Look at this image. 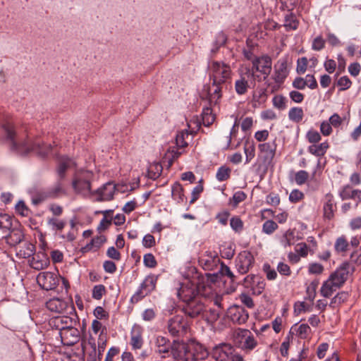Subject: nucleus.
Wrapping results in <instances>:
<instances>
[{
	"instance_id": "obj_24",
	"label": "nucleus",
	"mask_w": 361,
	"mask_h": 361,
	"mask_svg": "<svg viewBox=\"0 0 361 361\" xmlns=\"http://www.w3.org/2000/svg\"><path fill=\"white\" fill-rule=\"evenodd\" d=\"M130 345L135 350L140 349L143 345L142 329L140 326L134 327L131 332Z\"/></svg>"
},
{
	"instance_id": "obj_16",
	"label": "nucleus",
	"mask_w": 361,
	"mask_h": 361,
	"mask_svg": "<svg viewBox=\"0 0 361 361\" xmlns=\"http://www.w3.org/2000/svg\"><path fill=\"white\" fill-rule=\"evenodd\" d=\"M275 71L274 79L277 84L283 83L288 75V59L286 57L280 59L274 66Z\"/></svg>"
},
{
	"instance_id": "obj_7",
	"label": "nucleus",
	"mask_w": 361,
	"mask_h": 361,
	"mask_svg": "<svg viewBox=\"0 0 361 361\" xmlns=\"http://www.w3.org/2000/svg\"><path fill=\"white\" fill-rule=\"evenodd\" d=\"M92 173L90 171H84L76 173L72 181V186L76 192H81L85 190L91 194V179Z\"/></svg>"
},
{
	"instance_id": "obj_46",
	"label": "nucleus",
	"mask_w": 361,
	"mask_h": 361,
	"mask_svg": "<svg viewBox=\"0 0 361 361\" xmlns=\"http://www.w3.org/2000/svg\"><path fill=\"white\" fill-rule=\"evenodd\" d=\"M309 178V173L304 170L298 171L295 175V181L298 185H303Z\"/></svg>"
},
{
	"instance_id": "obj_51",
	"label": "nucleus",
	"mask_w": 361,
	"mask_h": 361,
	"mask_svg": "<svg viewBox=\"0 0 361 361\" xmlns=\"http://www.w3.org/2000/svg\"><path fill=\"white\" fill-rule=\"evenodd\" d=\"M180 152H179L178 150H174V149H172V150H170L169 149L166 152V154H165V157L164 159H168V166L170 167L172 166L173 161L177 159L179 156L180 155Z\"/></svg>"
},
{
	"instance_id": "obj_5",
	"label": "nucleus",
	"mask_w": 361,
	"mask_h": 361,
	"mask_svg": "<svg viewBox=\"0 0 361 361\" xmlns=\"http://www.w3.org/2000/svg\"><path fill=\"white\" fill-rule=\"evenodd\" d=\"M182 311L186 316L192 319L198 317L202 318L205 311V305L202 301V297L196 298V299L185 303L182 307Z\"/></svg>"
},
{
	"instance_id": "obj_2",
	"label": "nucleus",
	"mask_w": 361,
	"mask_h": 361,
	"mask_svg": "<svg viewBox=\"0 0 361 361\" xmlns=\"http://www.w3.org/2000/svg\"><path fill=\"white\" fill-rule=\"evenodd\" d=\"M155 344L158 348V353L168 354L171 351L175 359L181 357L183 354H186L188 350V345L185 343L173 341V343H171L169 338L162 336L157 337Z\"/></svg>"
},
{
	"instance_id": "obj_43",
	"label": "nucleus",
	"mask_w": 361,
	"mask_h": 361,
	"mask_svg": "<svg viewBox=\"0 0 361 361\" xmlns=\"http://www.w3.org/2000/svg\"><path fill=\"white\" fill-rule=\"evenodd\" d=\"M230 226L233 231L240 233L243 229V222L239 216H233L230 220Z\"/></svg>"
},
{
	"instance_id": "obj_54",
	"label": "nucleus",
	"mask_w": 361,
	"mask_h": 361,
	"mask_svg": "<svg viewBox=\"0 0 361 361\" xmlns=\"http://www.w3.org/2000/svg\"><path fill=\"white\" fill-rule=\"evenodd\" d=\"M226 41L227 36L223 32H220L219 33H218L214 42L216 49H212V51L216 52L219 47L224 46L226 44Z\"/></svg>"
},
{
	"instance_id": "obj_42",
	"label": "nucleus",
	"mask_w": 361,
	"mask_h": 361,
	"mask_svg": "<svg viewBox=\"0 0 361 361\" xmlns=\"http://www.w3.org/2000/svg\"><path fill=\"white\" fill-rule=\"evenodd\" d=\"M348 245V242L345 238L340 237L336 240L334 247L336 252H343L347 250Z\"/></svg>"
},
{
	"instance_id": "obj_44",
	"label": "nucleus",
	"mask_w": 361,
	"mask_h": 361,
	"mask_svg": "<svg viewBox=\"0 0 361 361\" xmlns=\"http://www.w3.org/2000/svg\"><path fill=\"white\" fill-rule=\"evenodd\" d=\"M277 228V224L272 220L266 221L262 226L263 232L269 235L273 233Z\"/></svg>"
},
{
	"instance_id": "obj_13",
	"label": "nucleus",
	"mask_w": 361,
	"mask_h": 361,
	"mask_svg": "<svg viewBox=\"0 0 361 361\" xmlns=\"http://www.w3.org/2000/svg\"><path fill=\"white\" fill-rule=\"evenodd\" d=\"M73 323H76V320L68 316L54 317L49 320V326L52 329L59 330V334L66 328L71 327Z\"/></svg>"
},
{
	"instance_id": "obj_29",
	"label": "nucleus",
	"mask_w": 361,
	"mask_h": 361,
	"mask_svg": "<svg viewBox=\"0 0 361 361\" xmlns=\"http://www.w3.org/2000/svg\"><path fill=\"white\" fill-rule=\"evenodd\" d=\"M341 286H336L334 283V281L329 279L325 281L321 288L320 292L322 296L324 298H329L337 288H340Z\"/></svg>"
},
{
	"instance_id": "obj_40",
	"label": "nucleus",
	"mask_w": 361,
	"mask_h": 361,
	"mask_svg": "<svg viewBox=\"0 0 361 361\" xmlns=\"http://www.w3.org/2000/svg\"><path fill=\"white\" fill-rule=\"evenodd\" d=\"M212 110L209 107H207L203 109V112L202 114V119L203 124L206 126L211 125L215 119L214 115L212 114Z\"/></svg>"
},
{
	"instance_id": "obj_37",
	"label": "nucleus",
	"mask_w": 361,
	"mask_h": 361,
	"mask_svg": "<svg viewBox=\"0 0 361 361\" xmlns=\"http://www.w3.org/2000/svg\"><path fill=\"white\" fill-rule=\"evenodd\" d=\"M231 169L226 166H221L216 173V177L219 181H224L228 180L231 176Z\"/></svg>"
},
{
	"instance_id": "obj_30",
	"label": "nucleus",
	"mask_w": 361,
	"mask_h": 361,
	"mask_svg": "<svg viewBox=\"0 0 361 361\" xmlns=\"http://www.w3.org/2000/svg\"><path fill=\"white\" fill-rule=\"evenodd\" d=\"M171 192L173 199L177 200L178 202H183L186 200L184 195L183 188L178 182H176L173 185Z\"/></svg>"
},
{
	"instance_id": "obj_1",
	"label": "nucleus",
	"mask_w": 361,
	"mask_h": 361,
	"mask_svg": "<svg viewBox=\"0 0 361 361\" xmlns=\"http://www.w3.org/2000/svg\"><path fill=\"white\" fill-rule=\"evenodd\" d=\"M2 128L5 142L11 151L18 154L26 156L30 152H35L37 156L45 158L52 149L51 145L30 140L25 130H17L10 122L3 124Z\"/></svg>"
},
{
	"instance_id": "obj_53",
	"label": "nucleus",
	"mask_w": 361,
	"mask_h": 361,
	"mask_svg": "<svg viewBox=\"0 0 361 361\" xmlns=\"http://www.w3.org/2000/svg\"><path fill=\"white\" fill-rule=\"evenodd\" d=\"M254 286H255V288L257 290V294L259 295L265 288L266 282L262 276L255 274Z\"/></svg>"
},
{
	"instance_id": "obj_35",
	"label": "nucleus",
	"mask_w": 361,
	"mask_h": 361,
	"mask_svg": "<svg viewBox=\"0 0 361 361\" xmlns=\"http://www.w3.org/2000/svg\"><path fill=\"white\" fill-rule=\"evenodd\" d=\"M13 227V218L7 214H0V228L11 230Z\"/></svg>"
},
{
	"instance_id": "obj_63",
	"label": "nucleus",
	"mask_w": 361,
	"mask_h": 361,
	"mask_svg": "<svg viewBox=\"0 0 361 361\" xmlns=\"http://www.w3.org/2000/svg\"><path fill=\"white\" fill-rule=\"evenodd\" d=\"M263 270L266 273L268 280H274L276 278V271L274 269H271V267L269 264H264L263 265Z\"/></svg>"
},
{
	"instance_id": "obj_48",
	"label": "nucleus",
	"mask_w": 361,
	"mask_h": 361,
	"mask_svg": "<svg viewBox=\"0 0 361 361\" xmlns=\"http://www.w3.org/2000/svg\"><path fill=\"white\" fill-rule=\"evenodd\" d=\"M16 211L18 214L23 216H27L30 213V209L22 200L19 201L16 205Z\"/></svg>"
},
{
	"instance_id": "obj_20",
	"label": "nucleus",
	"mask_w": 361,
	"mask_h": 361,
	"mask_svg": "<svg viewBox=\"0 0 361 361\" xmlns=\"http://www.w3.org/2000/svg\"><path fill=\"white\" fill-rule=\"evenodd\" d=\"M46 307L51 312L62 313L69 307V303L63 300L54 298L46 302Z\"/></svg>"
},
{
	"instance_id": "obj_55",
	"label": "nucleus",
	"mask_w": 361,
	"mask_h": 361,
	"mask_svg": "<svg viewBox=\"0 0 361 361\" xmlns=\"http://www.w3.org/2000/svg\"><path fill=\"white\" fill-rule=\"evenodd\" d=\"M304 197L305 195L302 191L298 189H295L290 192L289 195V200L293 203H297L302 200Z\"/></svg>"
},
{
	"instance_id": "obj_47",
	"label": "nucleus",
	"mask_w": 361,
	"mask_h": 361,
	"mask_svg": "<svg viewBox=\"0 0 361 361\" xmlns=\"http://www.w3.org/2000/svg\"><path fill=\"white\" fill-rule=\"evenodd\" d=\"M298 22L295 20L293 14L286 15L285 17L284 26L290 30H296L298 27Z\"/></svg>"
},
{
	"instance_id": "obj_26",
	"label": "nucleus",
	"mask_w": 361,
	"mask_h": 361,
	"mask_svg": "<svg viewBox=\"0 0 361 361\" xmlns=\"http://www.w3.org/2000/svg\"><path fill=\"white\" fill-rule=\"evenodd\" d=\"M259 65H260V73L264 74L265 76L264 77V80L267 78V77L270 74L271 71V59L270 56L267 55L262 56L259 57Z\"/></svg>"
},
{
	"instance_id": "obj_56",
	"label": "nucleus",
	"mask_w": 361,
	"mask_h": 361,
	"mask_svg": "<svg viewBox=\"0 0 361 361\" xmlns=\"http://www.w3.org/2000/svg\"><path fill=\"white\" fill-rule=\"evenodd\" d=\"M310 331V328L307 324H302L297 330V335L302 339L307 338Z\"/></svg>"
},
{
	"instance_id": "obj_18",
	"label": "nucleus",
	"mask_w": 361,
	"mask_h": 361,
	"mask_svg": "<svg viewBox=\"0 0 361 361\" xmlns=\"http://www.w3.org/2000/svg\"><path fill=\"white\" fill-rule=\"evenodd\" d=\"M59 335L63 343L67 345H73L80 340V331L73 325L61 331Z\"/></svg>"
},
{
	"instance_id": "obj_41",
	"label": "nucleus",
	"mask_w": 361,
	"mask_h": 361,
	"mask_svg": "<svg viewBox=\"0 0 361 361\" xmlns=\"http://www.w3.org/2000/svg\"><path fill=\"white\" fill-rule=\"evenodd\" d=\"M213 86H215L216 88L214 90L213 93L210 92V90L209 89L207 90V97L209 100V102H213L214 100V103H216V101L221 97V85H212Z\"/></svg>"
},
{
	"instance_id": "obj_11",
	"label": "nucleus",
	"mask_w": 361,
	"mask_h": 361,
	"mask_svg": "<svg viewBox=\"0 0 361 361\" xmlns=\"http://www.w3.org/2000/svg\"><path fill=\"white\" fill-rule=\"evenodd\" d=\"M37 281L42 289L50 290L57 287L59 280L54 273L46 271L38 274Z\"/></svg>"
},
{
	"instance_id": "obj_6",
	"label": "nucleus",
	"mask_w": 361,
	"mask_h": 361,
	"mask_svg": "<svg viewBox=\"0 0 361 361\" xmlns=\"http://www.w3.org/2000/svg\"><path fill=\"white\" fill-rule=\"evenodd\" d=\"M354 271V266L348 262H344L329 277L335 285L342 286L347 281L349 274H353Z\"/></svg>"
},
{
	"instance_id": "obj_36",
	"label": "nucleus",
	"mask_w": 361,
	"mask_h": 361,
	"mask_svg": "<svg viewBox=\"0 0 361 361\" xmlns=\"http://www.w3.org/2000/svg\"><path fill=\"white\" fill-rule=\"evenodd\" d=\"M47 223L56 231H61L66 225V221L56 218H49Z\"/></svg>"
},
{
	"instance_id": "obj_62",
	"label": "nucleus",
	"mask_w": 361,
	"mask_h": 361,
	"mask_svg": "<svg viewBox=\"0 0 361 361\" xmlns=\"http://www.w3.org/2000/svg\"><path fill=\"white\" fill-rule=\"evenodd\" d=\"M273 105L279 109L286 108L285 97L282 95H276L273 98Z\"/></svg>"
},
{
	"instance_id": "obj_49",
	"label": "nucleus",
	"mask_w": 361,
	"mask_h": 361,
	"mask_svg": "<svg viewBox=\"0 0 361 361\" xmlns=\"http://www.w3.org/2000/svg\"><path fill=\"white\" fill-rule=\"evenodd\" d=\"M105 293L106 288L104 285L94 286L92 289V298L94 299L100 300Z\"/></svg>"
},
{
	"instance_id": "obj_58",
	"label": "nucleus",
	"mask_w": 361,
	"mask_h": 361,
	"mask_svg": "<svg viewBox=\"0 0 361 361\" xmlns=\"http://www.w3.org/2000/svg\"><path fill=\"white\" fill-rule=\"evenodd\" d=\"M148 295L149 294L146 293L145 290L142 289V288L140 286L138 290L132 296L130 302L132 303H137Z\"/></svg>"
},
{
	"instance_id": "obj_31",
	"label": "nucleus",
	"mask_w": 361,
	"mask_h": 361,
	"mask_svg": "<svg viewBox=\"0 0 361 361\" xmlns=\"http://www.w3.org/2000/svg\"><path fill=\"white\" fill-rule=\"evenodd\" d=\"M221 311L218 309L209 308L207 309L205 305V311L202 315V319H205L208 322H215L220 317Z\"/></svg>"
},
{
	"instance_id": "obj_39",
	"label": "nucleus",
	"mask_w": 361,
	"mask_h": 361,
	"mask_svg": "<svg viewBox=\"0 0 361 361\" xmlns=\"http://www.w3.org/2000/svg\"><path fill=\"white\" fill-rule=\"evenodd\" d=\"M247 197V195L241 190L235 192L233 197L230 199V204L235 208L238 207V204L243 201H244Z\"/></svg>"
},
{
	"instance_id": "obj_45",
	"label": "nucleus",
	"mask_w": 361,
	"mask_h": 361,
	"mask_svg": "<svg viewBox=\"0 0 361 361\" xmlns=\"http://www.w3.org/2000/svg\"><path fill=\"white\" fill-rule=\"evenodd\" d=\"M219 273H221V276H227L231 279L232 283L235 282L237 276L234 275L233 273L230 270V268L223 262L221 264Z\"/></svg>"
},
{
	"instance_id": "obj_15",
	"label": "nucleus",
	"mask_w": 361,
	"mask_h": 361,
	"mask_svg": "<svg viewBox=\"0 0 361 361\" xmlns=\"http://www.w3.org/2000/svg\"><path fill=\"white\" fill-rule=\"evenodd\" d=\"M233 352V347L228 343H221L213 348L212 357L216 361H225Z\"/></svg>"
},
{
	"instance_id": "obj_9",
	"label": "nucleus",
	"mask_w": 361,
	"mask_h": 361,
	"mask_svg": "<svg viewBox=\"0 0 361 361\" xmlns=\"http://www.w3.org/2000/svg\"><path fill=\"white\" fill-rule=\"evenodd\" d=\"M240 78L235 82V90L238 95H243L247 92L250 88L248 80L252 78L255 80V75L251 72L250 68L245 67L239 71Z\"/></svg>"
},
{
	"instance_id": "obj_21",
	"label": "nucleus",
	"mask_w": 361,
	"mask_h": 361,
	"mask_svg": "<svg viewBox=\"0 0 361 361\" xmlns=\"http://www.w3.org/2000/svg\"><path fill=\"white\" fill-rule=\"evenodd\" d=\"M334 208L336 205L334 203V196L331 193L325 195V202L323 207L324 217L331 220L334 216Z\"/></svg>"
},
{
	"instance_id": "obj_12",
	"label": "nucleus",
	"mask_w": 361,
	"mask_h": 361,
	"mask_svg": "<svg viewBox=\"0 0 361 361\" xmlns=\"http://www.w3.org/2000/svg\"><path fill=\"white\" fill-rule=\"evenodd\" d=\"M227 317L233 322L238 324H245L249 317L248 312L245 308L240 305H234L227 310Z\"/></svg>"
},
{
	"instance_id": "obj_52",
	"label": "nucleus",
	"mask_w": 361,
	"mask_h": 361,
	"mask_svg": "<svg viewBox=\"0 0 361 361\" xmlns=\"http://www.w3.org/2000/svg\"><path fill=\"white\" fill-rule=\"evenodd\" d=\"M267 89H260L257 92H255L252 95L253 100L259 102L262 104L264 103L267 99Z\"/></svg>"
},
{
	"instance_id": "obj_4",
	"label": "nucleus",
	"mask_w": 361,
	"mask_h": 361,
	"mask_svg": "<svg viewBox=\"0 0 361 361\" xmlns=\"http://www.w3.org/2000/svg\"><path fill=\"white\" fill-rule=\"evenodd\" d=\"M188 328V322L182 315H176L168 322V330L173 336H184Z\"/></svg>"
},
{
	"instance_id": "obj_23",
	"label": "nucleus",
	"mask_w": 361,
	"mask_h": 361,
	"mask_svg": "<svg viewBox=\"0 0 361 361\" xmlns=\"http://www.w3.org/2000/svg\"><path fill=\"white\" fill-rule=\"evenodd\" d=\"M340 196L342 198V200H357V206L358 202H361V190H353L350 186L347 185L344 187L343 190L341 191Z\"/></svg>"
},
{
	"instance_id": "obj_33",
	"label": "nucleus",
	"mask_w": 361,
	"mask_h": 361,
	"mask_svg": "<svg viewBox=\"0 0 361 361\" xmlns=\"http://www.w3.org/2000/svg\"><path fill=\"white\" fill-rule=\"evenodd\" d=\"M303 116V110L300 107H293L288 113L289 118L296 123L301 121Z\"/></svg>"
},
{
	"instance_id": "obj_32",
	"label": "nucleus",
	"mask_w": 361,
	"mask_h": 361,
	"mask_svg": "<svg viewBox=\"0 0 361 361\" xmlns=\"http://www.w3.org/2000/svg\"><path fill=\"white\" fill-rule=\"evenodd\" d=\"M162 166L158 163L154 164L149 166L147 171V176L149 178L156 180L161 173Z\"/></svg>"
},
{
	"instance_id": "obj_59",
	"label": "nucleus",
	"mask_w": 361,
	"mask_h": 361,
	"mask_svg": "<svg viewBox=\"0 0 361 361\" xmlns=\"http://www.w3.org/2000/svg\"><path fill=\"white\" fill-rule=\"evenodd\" d=\"M337 85L341 87L340 88V91H344L350 88V87L352 85V82L348 76H343L339 78V80L337 82Z\"/></svg>"
},
{
	"instance_id": "obj_57",
	"label": "nucleus",
	"mask_w": 361,
	"mask_h": 361,
	"mask_svg": "<svg viewBox=\"0 0 361 361\" xmlns=\"http://www.w3.org/2000/svg\"><path fill=\"white\" fill-rule=\"evenodd\" d=\"M143 262L147 267L149 268H154L157 264L154 256L151 253H148L144 255Z\"/></svg>"
},
{
	"instance_id": "obj_34",
	"label": "nucleus",
	"mask_w": 361,
	"mask_h": 361,
	"mask_svg": "<svg viewBox=\"0 0 361 361\" xmlns=\"http://www.w3.org/2000/svg\"><path fill=\"white\" fill-rule=\"evenodd\" d=\"M192 349L194 352H191V353H195L197 360H204L209 355L207 349L201 344L197 343L192 345Z\"/></svg>"
},
{
	"instance_id": "obj_60",
	"label": "nucleus",
	"mask_w": 361,
	"mask_h": 361,
	"mask_svg": "<svg viewBox=\"0 0 361 361\" xmlns=\"http://www.w3.org/2000/svg\"><path fill=\"white\" fill-rule=\"evenodd\" d=\"M195 287L196 288L197 295L200 297L202 295H205L207 289L209 288V287L204 283L203 277L202 281H200V279L198 280V282L195 284Z\"/></svg>"
},
{
	"instance_id": "obj_28",
	"label": "nucleus",
	"mask_w": 361,
	"mask_h": 361,
	"mask_svg": "<svg viewBox=\"0 0 361 361\" xmlns=\"http://www.w3.org/2000/svg\"><path fill=\"white\" fill-rule=\"evenodd\" d=\"M70 162L71 159L69 158H61L56 169V173L59 177L58 180H64L66 178V171L70 167Z\"/></svg>"
},
{
	"instance_id": "obj_14",
	"label": "nucleus",
	"mask_w": 361,
	"mask_h": 361,
	"mask_svg": "<svg viewBox=\"0 0 361 361\" xmlns=\"http://www.w3.org/2000/svg\"><path fill=\"white\" fill-rule=\"evenodd\" d=\"M178 295L184 304L200 297L197 295L195 283L191 282L183 284L178 291Z\"/></svg>"
},
{
	"instance_id": "obj_38",
	"label": "nucleus",
	"mask_w": 361,
	"mask_h": 361,
	"mask_svg": "<svg viewBox=\"0 0 361 361\" xmlns=\"http://www.w3.org/2000/svg\"><path fill=\"white\" fill-rule=\"evenodd\" d=\"M247 334H250V332L247 330H245L243 335V337L245 338L243 347L246 349L252 350L257 345V341L252 336Z\"/></svg>"
},
{
	"instance_id": "obj_10",
	"label": "nucleus",
	"mask_w": 361,
	"mask_h": 361,
	"mask_svg": "<svg viewBox=\"0 0 361 361\" xmlns=\"http://www.w3.org/2000/svg\"><path fill=\"white\" fill-rule=\"evenodd\" d=\"M119 185L114 184L113 182H108L102 187L91 192V195H97V202L111 201L114 199L116 190H120Z\"/></svg>"
},
{
	"instance_id": "obj_61",
	"label": "nucleus",
	"mask_w": 361,
	"mask_h": 361,
	"mask_svg": "<svg viewBox=\"0 0 361 361\" xmlns=\"http://www.w3.org/2000/svg\"><path fill=\"white\" fill-rule=\"evenodd\" d=\"M307 138L310 143H317L321 140L320 134L316 130H310L307 133Z\"/></svg>"
},
{
	"instance_id": "obj_17",
	"label": "nucleus",
	"mask_w": 361,
	"mask_h": 361,
	"mask_svg": "<svg viewBox=\"0 0 361 361\" xmlns=\"http://www.w3.org/2000/svg\"><path fill=\"white\" fill-rule=\"evenodd\" d=\"M67 194L64 185V180H57L56 183L51 188L42 192L43 199H56Z\"/></svg>"
},
{
	"instance_id": "obj_64",
	"label": "nucleus",
	"mask_w": 361,
	"mask_h": 361,
	"mask_svg": "<svg viewBox=\"0 0 361 361\" xmlns=\"http://www.w3.org/2000/svg\"><path fill=\"white\" fill-rule=\"evenodd\" d=\"M292 85L297 90H304L307 85L305 78L302 77H297L293 81Z\"/></svg>"
},
{
	"instance_id": "obj_19",
	"label": "nucleus",
	"mask_w": 361,
	"mask_h": 361,
	"mask_svg": "<svg viewBox=\"0 0 361 361\" xmlns=\"http://www.w3.org/2000/svg\"><path fill=\"white\" fill-rule=\"evenodd\" d=\"M258 147L263 161L264 163H270L274 158L276 154V145L275 142L259 144Z\"/></svg>"
},
{
	"instance_id": "obj_22",
	"label": "nucleus",
	"mask_w": 361,
	"mask_h": 361,
	"mask_svg": "<svg viewBox=\"0 0 361 361\" xmlns=\"http://www.w3.org/2000/svg\"><path fill=\"white\" fill-rule=\"evenodd\" d=\"M10 233L6 236V240L11 246H16L24 239V233L20 228H11Z\"/></svg>"
},
{
	"instance_id": "obj_25",
	"label": "nucleus",
	"mask_w": 361,
	"mask_h": 361,
	"mask_svg": "<svg viewBox=\"0 0 361 361\" xmlns=\"http://www.w3.org/2000/svg\"><path fill=\"white\" fill-rule=\"evenodd\" d=\"M329 148L328 142H324L319 145L313 144L308 147V152L317 157H323Z\"/></svg>"
},
{
	"instance_id": "obj_27",
	"label": "nucleus",
	"mask_w": 361,
	"mask_h": 361,
	"mask_svg": "<svg viewBox=\"0 0 361 361\" xmlns=\"http://www.w3.org/2000/svg\"><path fill=\"white\" fill-rule=\"evenodd\" d=\"M157 276L154 275L147 276L140 284L142 289L145 290L146 293L150 294L156 288Z\"/></svg>"
},
{
	"instance_id": "obj_8",
	"label": "nucleus",
	"mask_w": 361,
	"mask_h": 361,
	"mask_svg": "<svg viewBox=\"0 0 361 361\" xmlns=\"http://www.w3.org/2000/svg\"><path fill=\"white\" fill-rule=\"evenodd\" d=\"M254 264V256L248 250L240 252L235 259V267L238 272L241 275L247 274Z\"/></svg>"
},
{
	"instance_id": "obj_50",
	"label": "nucleus",
	"mask_w": 361,
	"mask_h": 361,
	"mask_svg": "<svg viewBox=\"0 0 361 361\" xmlns=\"http://www.w3.org/2000/svg\"><path fill=\"white\" fill-rule=\"evenodd\" d=\"M308 64V60L306 57H302L297 61L296 72L298 74H303L305 73Z\"/></svg>"
},
{
	"instance_id": "obj_3",
	"label": "nucleus",
	"mask_w": 361,
	"mask_h": 361,
	"mask_svg": "<svg viewBox=\"0 0 361 361\" xmlns=\"http://www.w3.org/2000/svg\"><path fill=\"white\" fill-rule=\"evenodd\" d=\"M211 69L210 79L212 80V85L224 84L230 78L231 68L224 63L214 61Z\"/></svg>"
}]
</instances>
